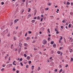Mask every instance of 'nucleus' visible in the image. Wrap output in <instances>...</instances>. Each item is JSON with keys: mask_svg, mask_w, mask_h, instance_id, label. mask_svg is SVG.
Returning <instances> with one entry per match:
<instances>
[{"mask_svg": "<svg viewBox=\"0 0 73 73\" xmlns=\"http://www.w3.org/2000/svg\"><path fill=\"white\" fill-rule=\"evenodd\" d=\"M43 44H44V45H45L47 43V41L45 40H44L42 42Z\"/></svg>", "mask_w": 73, "mask_h": 73, "instance_id": "obj_1", "label": "nucleus"}, {"mask_svg": "<svg viewBox=\"0 0 73 73\" xmlns=\"http://www.w3.org/2000/svg\"><path fill=\"white\" fill-rule=\"evenodd\" d=\"M69 41L70 42H73V39H72V38H70Z\"/></svg>", "mask_w": 73, "mask_h": 73, "instance_id": "obj_2", "label": "nucleus"}, {"mask_svg": "<svg viewBox=\"0 0 73 73\" xmlns=\"http://www.w3.org/2000/svg\"><path fill=\"white\" fill-rule=\"evenodd\" d=\"M12 64H9L7 65V66H8L9 68V67L12 66Z\"/></svg>", "mask_w": 73, "mask_h": 73, "instance_id": "obj_3", "label": "nucleus"}, {"mask_svg": "<svg viewBox=\"0 0 73 73\" xmlns=\"http://www.w3.org/2000/svg\"><path fill=\"white\" fill-rule=\"evenodd\" d=\"M41 29L42 31H44L45 29L44 27H42L41 28Z\"/></svg>", "mask_w": 73, "mask_h": 73, "instance_id": "obj_4", "label": "nucleus"}, {"mask_svg": "<svg viewBox=\"0 0 73 73\" xmlns=\"http://www.w3.org/2000/svg\"><path fill=\"white\" fill-rule=\"evenodd\" d=\"M4 32H5V33H7V32H8V29H7L6 30H5V31H4Z\"/></svg>", "mask_w": 73, "mask_h": 73, "instance_id": "obj_5", "label": "nucleus"}, {"mask_svg": "<svg viewBox=\"0 0 73 73\" xmlns=\"http://www.w3.org/2000/svg\"><path fill=\"white\" fill-rule=\"evenodd\" d=\"M19 46L20 47H21V46H22V43H21L20 42L19 43Z\"/></svg>", "mask_w": 73, "mask_h": 73, "instance_id": "obj_6", "label": "nucleus"}, {"mask_svg": "<svg viewBox=\"0 0 73 73\" xmlns=\"http://www.w3.org/2000/svg\"><path fill=\"white\" fill-rule=\"evenodd\" d=\"M27 59L28 60H29V59L31 58L30 56H27Z\"/></svg>", "mask_w": 73, "mask_h": 73, "instance_id": "obj_7", "label": "nucleus"}, {"mask_svg": "<svg viewBox=\"0 0 73 73\" xmlns=\"http://www.w3.org/2000/svg\"><path fill=\"white\" fill-rule=\"evenodd\" d=\"M54 48H56V44H54L53 45Z\"/></svg>", "mask_w": 73, "mask_h": 73, "instance_id": "obj_8", "label": "nucleus"}, {"mask_svg": "<svg viewBox=\"0 0 73 73\" xmlns=\"http://www.w3.org/2000/svg\"><path fill=\"white\" fill-rule=\"evenodd\" d=\"M4 27H5V26L3 25V26H2L1 27V29H3V28H4Z\"/></svg>", "mask_w": 73, "mask_h": 73, "instance_id": "obj_9", "label": "nucleus"}, {"mask_svg": "<svg viewBox=\"0 0 73 73\" xmlns=\"http://www.w3.org/2000/svg\"><path fill=\"white\" fill-rule=\"evenodd\" d=\"M30 38L29 37H27L26 39V41H27L28 40H29V39Z\"/></svg>", "mask_w": 73, "mask_h": 73, "instance_id": "obj_10", "label": "nucleus"}, {"mask_svg": "<svg viewBox=\"0 0 73 73\" xmlns=\"http://www.w3.org/2000/svg\"><path fill=\"white\" fill-rule=\"evenodd\" d=\"M35 22V20H32L31 21V23H34Z\"/></svg>", "mask_w": 73, "mask_h": 73, "instance_id": "obj_11", "label": "nucleus"}, {"mask_svg": "<svg viewBox=\"0 0 73 73\" xmlns=\"http://www.w3.org/2000/svg\"><path fill=\"white\" fill-rule=\"evenodd\" d=\"M15 62H16V61H14L13 63V65H16V64H15Z\"/></svg>", "mask_w": 73, "mask_h": 73, "instance_id": "obj_12", "label": "nucleus"}, {"mask_svg": "<svg viewBox=\"0 0 73 73\" xmlns=\"http://www.w3.org/2000/svg\"><path fill=\"white\" fill-rule=\"evenodd\" d=\"M47 5H49V6H50V5H51V4L50 3H47Z\"/></svg>", "mask_w": 73, "mask_h": 73, "instance_id": "obj_13", "label": "nucleus"}, {"mask_svg": "<svg viewBox=\"0 0 73 73\" xmlns=\"http://www.w3.org/2000/svg\"><path fill=\"white\" fill-rule=\"evenodd\" d=\"M34 50L35 51L37 50V48H34Z\"/></svg>", "mask_w": 73, "mask_h": 73, "instance_id": "obj_14", "label": "nucleus"}, {"mask_svg": "<svg viewBox=\"0 0 73 73\" xmlns=\"http://www.w3.org/2000/svg\"><path fill=\"white\" fill-rule=\"evenodd\" d=\"M54 53V51L53 50H52L51 52V54H53V53Z\"/></svg>", "mask_w": 73, "mask_h": 73, "instance_id": "obj_15", "label": "nucleus"}, {"mask_svg": "<svg viewBox=\"0 0 73 73\" xmlns=\"http://www.w3.org/2000/svg\"><path fill=\"white\" fill-rule=\"evenodd\" d=\"M25 46H28V44L27 43H25Z\"/></svg>", "mask_w": 73, "mask_h": 73, "instance_id": "obj_16", "label": "nucleus"}, {"mask_svg": "<svg viewBox=\"0 0 73 73\" xmlns=\"http://www.w3.org/2000/svg\"><path fill=\"white\" fill-rule=\"evenodd\" d=\"M37 20H40V17L38 16L37 18Z\"/></svg>", "mask_w": 73, "mask_h": 73, "instance_id": "obj_17", "label": "nucleus"}, {"mask_svg": "<svg viewBox=\"0 0 73 73\" xmlns=\"http://www.w3.org/2000/svg\"><path fill=\"white\" fill-rule=\"evenodd\" d=\"M7 36L8 37H9V36H10V33H8L7 35Z\"/></svg>", "mask_w": 73, "mask_h": 73, "instance_id": "obj_18", "label": "nucleus"}, {"mask_svg": "<svg viewBox=\"0 0 73 73\" xmlns=\"http://www.w3.org/2000/svg\"><path fill=\"white\" fill-rule=\"evenodd\" d=\"M4 68H2L1 69V71L2 72H3V71H4Z\"/></svg>", "mask_w": 73, "mask_h": 73, "instance_id": "obj_19", "label": "nucleus"}, {"mask_svg": "<svg viewBox=\"0 0 73 73\" xmlns=\"http://www.w3.org/2000/svg\"><path fill=\"white\" fill-rule=\"evenodd\" d=\"M40 67H38V69H37V70H38V71H39V70H40Z\"/></svg>", "mask_w": 73, "mask_h": 73, "instance_id": "obj_20", "label": "nucleus"}, {"mask_svg": "<svg viewBox=\"0 0 73 73\" xmlns=\"http://www.w3.org/2000/svg\"><path fill=\"white\" fill-rule=\"evenodd\" d=\"M32 70H33V69H34V66H32Z\"/></svg>", "mask_w": 73, "mask_h": 73, "instance_id": "obj_21", "label": "nucleus"}, {"mask_svg": "<svg viewBox=\"0 0 73 73\" xmlns=\"http://www.w3.org/2000/svg\"><path fill=\"white\" fill-rule=\"evenodd\" d=\"M57 53L58 54H60V53H61V52H60V51H58L57 52Z\"/></svg>", "mask_w": 73, "mask_h": 73, "instance_id": "obj_22", "label": "nucleus"}, {"mask_svg": "<svg viewBox=\"0 0 73 73\" xmlns=\"http://www.w3.org/2000/svg\"><path fill=\"white\" fill-rule=\"evenodd\" d=\"M47 31H48V33H50V31H49V29H48V30H47Z\"/></svg>", "mask_w": 73, "mask_h": 73, "instance_id": "obj_23", "label": "nucleus"}, {"mask_svg": "<svg viewBox=\"0 0 73 73\" xmlns=\"http://www.w3.org/2000/svg\"><path fill=\"white\" fill-rule=\"evenodd\" d=\"M51 44H54V41H52L51 42Z\"/></svg>", "mask_w": 73, "mask_h": 73, "instance_id": "obj_24", "label": "nucleus"}, {"mask_svg": "<svg viewBox=\"0 0 73 73\" xmlns=\"http://www.w3.org/2000/svg\"><path fill=\"white\" fill-rule=\"evenodd\" d=\"M70 15H73V13L72 12H71L70 13Z\"/></svg>", "mask_w": 73, "mask_h": 73, "instance_id": "obj_25", "label": "nucleus"}, {"mask_svg": "<svg viewBox=\"0 0 73 73\" xmlns=\"http://www.w3.org/2000/svg\"><path fill=\"white\" fill-rule=\"evenodd\" d=\"M28 33H29V34H31V33H32V32H31V31H29L28 32Z\"/></svg>", "mask_w": 73, "mask_h": 73, "instance_id": "obj_26", "label": "nucleus"}, {"mask_svg": "<svg viewBox=\"0 0 73 73\" xmlns=\"http://www.w3.org/2000/svg\"><path fill=\"white\" fill-rule=\"evenodd\" d=\"M24 56H25V57H27V56L26 54H24Z\"/></svg>", "mask_w": 73, "mask_h": 73, "instance_id": "obj_27", "label": "nucleus"}, {"mask_svg": "<svg viewBox=\"0 0 73 73\" xmlns=\"http://www.w3.org/2000/svg\"><path fill=\"white\" fill-rule=\"evenodd\" d=\"M19 35H22V32H20L19 34Z\"/></svg>", "mask_w": 73, "mask_h": 73, "instance_id": "obj_28", "label": "nucleus"}, {"mask_svg": "<svg viewBox=\"0 0 73 73\" xmlns=\"http://www.w3.org/2000/svg\"><path fill=\"white\" fill-rule=\"evenodd\" d=\"M13 45L11 44V49H12V48H13Z\"/></svg>", "mask_w": 73, "mask_h": 73, "instance_id": "obj_29", "label": "nucleus"}, {"mask_svg": "<svg viewBox=\"0 0 73 73\" xmlns=\"http://www.w3.org/2000/svg\"><path fill=\"white\" fill-rule=\"evenodd\" d=\"M14 40H16V37H14Z\"/></svg>", "mask_w": 73, "mask_h": 73, "instance_id": "obj_30", "label": "nucleus"}, {"mask_svg": "<svg viewBox=\"0 0 73 73\" xmlns=\"http://www.w3.org/2000/svg\"><path fill=\"white\" fill-rule=\"evenodd\" d=\"M69 28H71V25L69 24L68 26Z\"/></svg>", "mask_w": 73, "mask_h": 73, "instance_id": "obj_31", "label": "nucleus"}, {"mask_svg": "<svg viewBox=\"0 0 73 73\" xmlns=\"http://www.w3.org/2000/svg\"><path fill=\"white\" fill-rule=\"evenodd\" d=\"M31 63H32V62L31 61H29V64H31Z\"/></svg>", "mask_w": 73, "mask_h": 73, "instance_id": "obj_32", "label": "nucleus"}, {"mask_svg": "<svg viewBox=\"0 0 73 73\" xmlns=\"http://www.w3.org/2000/svg\"><path fill=\"white\" fill-rule=\"evenodd\" d=\"M17 21L15 19V21H14V23H17Z\"/></svg>", "mask_w": 73, "mask_h": 73, "instance_id": "obj_33", "label": "nucleus"}, {"mask_svg": "<svg viewBox=\"0 0 73 73\" xmlns=\"http://www.w3.org/2000/svg\"><path fill=\"white\" fill-rule=\"evenodd\" d=\"M50 17H52V19H54V17L53 16H51Z\"/></svg>", "mask_w": 73, "mask_h": 73, "instance_id": "obj_34", "label": "nucleus"}, {"mask_svg": "<svg viewBox=\"0 0 73 73\" xmlns=\"http://www.w3.org/2000/svg\"><path fill=\"white\" fill-rule=\"evenodd\" d=\"M62 69H61L60 70V71H59V73H60V72H62Z\"/></svg>", "mask_w": 73, "mask_h": 73, "instance_id": "obj_35", "label": "nucleus"}, {"mask_svg": "<svg viewBox=\"0 0 73 73\" xmlns=\"http://www.w3.org/2000/svg\"><path fill=\"white\" fill-rule=\"evenodd\" d=\"M22 60H23V58H21L20 59V61H22Z\"/></svg>", "mask_w": 73, "mask_h": 73, "instance_id": "obj_36", "label": "nucleus"}, {"mask_svg": "<svg viewBox=\"0 0 73 73\" xmlns=\"http://www.w3.org/2000/svg\"><path fill=\"white\" fill-rule=\"evenodd\" d=\"M61 28L62 29H63L64 28V27H63V26H62L61 27Z\"/></svg>", "mask_w": 73, "mask_h": 73, "instance_id": "obj_37", "label": "nucleus"}, {"mask_svg": "<svg viewBox=\"0 0 73 73\" xmlns=\"http://www.w3.org/2000/svg\"><path fill=\"white\" fill-rule=\"evenodd\" d=\"M20 64H21V66H23V64L22 63V62H21Z\"/></svg>", "mask_w": 73, "mask_h": 73, "instance_id": "obj_38", "label": "nucleus"}, {"mask_svg": "<svg viewBox=\"0 0 73 73\" xmlns=\"http://www.w3.org/2000/svg\"><path fill=\"white\" fill-rule=\"evenodd\" d=\"M1 4L2 5H4V2H2Z\"/></svg>", "mask_w": 73, "mask_h": 73, "instance_id": "obj_39", "label": "nucleus"}, {"mask_svg": "<svg viewBox=\"0 0 73 73\" xmlns=\"http://www.w3.org/2000/svg\"><path fill=\"white\" fill-rule=\"evenodd\" d=\"M48 9H49V8H46L45 9V10L46 11H48Z\"/></svg>", "mask_w": 73, "mask_h": 73, "instance_id": "obj_40", "label": "nucleus"}, {"mask_svg": "<svg viewBox=\"0 0 73 73\" xmlns=\"http://www.w3.org/2000/svg\"><path fill=\"white\" fill-rule=\"evenodd\" d=\"M27 33H26L25 35V37H26V36H27Z\"/></svg>", "mask_w": 73, "mask_h": 73, "instance_id": "obj_41", "label": "nucleus"}, {"mask_svg": "<svg viewBox=\"0 0 73 73\" xmlns=\"http://www.w3.org/2000/svg\"><path fill=\"white\" fill-rule=\"evenodd\" d=\"M22 13H23V12H24V9H22Z\"/></svg>", "mask_w": 73, "mask_h": 73, "instance_id": "obj_42", "label": "nucleus"}, {"mask_svg": "<svg viewBox=\"0 0 73 73\" xmlns=\"http://www.w3.org/2000/svg\"><path fill=\"white\" fill-rule=\"evenodd\" d=\"M29 10H28V12H30V10H31V9L30 8H29Z\"/></svg>", "mask_w": 73, "mask_h": 73, "instance_id": "obj_43", "label": "nucleus"}, {"mask_svg": "<svg viewBox=\"0 0 73 73\" xmlns=\"http://www.w3.org/2000/svg\"><path fill=\"white\" fill-rule=\"evenodd\" d=\"M16 72L17 73H19V70H17L16 71Z\"/></svg>", "mask_w": 73, "mask_h": 73, "instance_id": "obj_44", "label": "nucleus"}, {"mask_svg": "<svg viewBox=\"0 0 73 73\" xmlns=\"http://www.w3.org/2000/svg\"><path fill=\"white\" fill-rule=\"evenodd\" d=\"M54 71L55 72H57V69H55Z\"/></svg>", "mask_w": 73, "mask_h": 73, "instance_id": "obj_45", "label": "nucleus"}, {"mask_svg": "<svg viewBox=\"0 0 73 73\" xmlns=\"http://www.w3.org/2000/svg\"><path fill=\"white\" fill-rule=\"evenodd\" d=\"M70 3H69V2H68L67 3V4H68V5H69V4H70Z\"/></svg>", "mask_w": 73, "mask_h": 73, "instance_id": "obj_46", "label": "nucleus"}, {"mask_svg": "<svg viewBox=\"0 0 73 73\" xmlns=\"http://www.w3.org/2000/svg\"><path fill=\"white\" fill-rule=\"evenodd\" d=\"M3 67H5V64H3Z\"/></svg>", "mask_w": 73, "mask_h": 73, "instance_id": "obj_47", "label": "nucleus"}, {"mask_svg": "<svg viewBox=\"0 0 73 73\" xmlns=\"http://www.w3.org/2000/svg\"><path fill=\"white\" fill-rule=\"evenodd\" d=\"M37 19V17H34V19Z\"/></svg>", "mask_w": 73, "mask_h": 73, "instance_id": "obj_48", "label": "nucleus"}, {"mask_svg": "<svg viewBox=\"0 0 73 73\" xmlns=\"http://www.w3.org/2000/svg\"><path fill=\"white\" fill-rule=\"evenodd\" d=\"M61 38H60V40H62V37L61 36H60Z\"/></svg>", "mask_w": 73, "mask_h": 73, "instance_id": "obj_49", "label": "nucleus"}, {"mask_svg": "<svg viewBox=\"0 0 73 73\" xmlns=\"http://www.w3.org/2000/svg\"><path fill=\"white\" fill-rule=\"evenodd\" d=\"M71 5H72V6H73V3L72 2L71 3Z\"/></svg>", "mask_w": 73, "mask_h": 73, "instance_id": "obj_50", "label": "nucleus"}, {"mask_svg": "<svg viewBox=\"0 0 73 73\" xmlns=\"http://www.w3.org/2000/svg\"><path fill=\"white\" fill-rule=\"evenodd\" d=\"M25 1V0H23V3H24Z\"/></svg>", "mask_w": 73, "mask_h": 73, "instance_id": "obj_51", "label": "nucleus"}, {"mask_svg": "<svg viewBox=\"0 0 73 73\" xmlns=\"http://www.w3.org/2000/svg\"><path fill=\"white\" fill-rule=\"evenodd\" d=\"M68 65L67 64L66 66L65 67L66 68H67V67H68Z\"/></svg>", "mask_w": 73, "mask_h": 73, "instance_id": "obj_52", "label": "nucleus"}, {"mask_svg": "<svg viewBox=\"0 0 73 73\" xmlns=\"http://www.w3.org/2000/svg\"><path fill=\"white\" fill-rule=\"evenodd\" d=\"M42 48H44V47H45V46H44L43 45H42Z\"/></svg>", "mask_w": 73, "mask_h": 73, "instance_id": "obj_53", "label": "nucleus"}, {"mask_svg": "<svg viewBox=\"0 0 73 73\" xmlns=\"http://www.w3.org/2000/svg\"><path fill=\"white\" fill-rule=\"evenodd\" d=\"M73 58H71V61H73Z\"/></svg>", "mask_w": 73, "mask_h": 73, "instance_id": "obj_54", "label": "nucleus"}, {"mask_svg": "<svg viewBox=\"0 0 73 73\" xmlns=\"http://www.w3.org/2000/svg\"><path fill=\"white\" fill-rule=\"evenodd\" d=\"M43 20V18L41 19L40 20L41 21H42Z\"/></svg>", "mask_w": 73, "mask_h": 73, "instance_id": "obj_55", "label": "nucleus"}, {"mask_svg": "<svg viewBox=\"0 0 73 73\" xmlns=\"http://www.w3.org/2000/svg\"><path fill=\"white\" fill-rule=\"evenodd\" d=\"M26 67L27 68H28V65H27Z\"/></svg>", "mask_w": 73, "mask_h": 73, "instance_id": "obj_56", "label": "nucleus"}, {"mask_svg": "<svg viewBox=\"0 0 73 73\" xmlns=\"http://www.w3.org/2000/svg\"><path fill=\"white\" fill-rule=\"evenodd\" d=\"M59 33V32L58 31H57L56 32V34H58V33Z\"/></svg>", "mask_w": 73, "mask_h": 73, "instance_id": "obj_57", "label": "nucleus"}, {"mask_svg": "<svg viewBox=\"0 0 73 73\" xmlns=\"http://www.w3.org/2000/svg\"><path fill=\"white\" fill-rule=\"evenodd\" d=\"M55 29V31H56V32L57 31H58V30H56V29Z\"/></svg>", "mask_w": 73, "mask_h": 73, "instance_id": "obj_58", "label": "nucleus"}, {"mask_svg": "<svg viewBox=\"0 0 73 73\" xmlns=\"http://www.w3.org/2000/svg\"><path fill=\"white\" fill-rule=\"evenodd\" d=\"M62 22L63 23H65V21H62Z\"/></svg>", "mask_w": 73, "mask_h": 73, "instance_id": "obj_59", "label": "nucleus"}, {"mask_svg": "<svg viewBox=\"0 0 73 73\" xmlns=\"http://www.w3.org/2000/svg\"><path fill=\"white\" fill-rule=\"evenodd\" d=\"M57 20H60V18H58L57 19Z\"/></svg>", "mask_w": 73, "mask_h": 73, "instance_id": "obj_60", "label": "nucleus"}, {"mask_svg": "<svg viewBox=\"0 0 73 73\" xmlns=\"http://www.w3.org/2000/svg\"><path fill=\"white\" fill-rule=\"evenodd\" d=\"M59 42H61V40H60L59 41Z\"/></svg>", "mask_w": 73, "mask_h": 73, "instance_id": "obj_61", "label": "nucleus"}, {"mask_svg": "<svg viewBox=\"0 0 73 73\" xmlns=\"http://www.w3.org/2000/svg\"><path fill=\"white\" fill-rule=\"evenodd\" d=\"M61 49H62V47H60V48H59L60 50H61Z\"/></svg>", "mask_w": 73, "mask_h": 73, "instance_id": "obj_62", "label": "nucleus"}, {"mask_svg": "<svg viewBox=\"0 0 73 73\" xmlns=\"http://www.w3.org/2000/svg\"><path fill=\"white\" fill-rule=\"evenodd\" d=\"M39 33H40V34H41V33H42V32L40 31V32H39Z\"/></svg>", "mask_w": 73, "mask_h": 73, "instance_id": "obj_63", "label": "nucleus"}, {"mask_svg": "<svg viewBox=\"0 0 73 73\" xmlns=\"http://www.w3.org/2000/svg\"><path fill=\"white\" fill-rule=\"evenodd\" d=\"M18 27H16V29H18Z\"/></svg>", "mask_w": 73, "mask_h": 73, "instance_id": "obj_64", "label": "nucleus"}]
</instances>
